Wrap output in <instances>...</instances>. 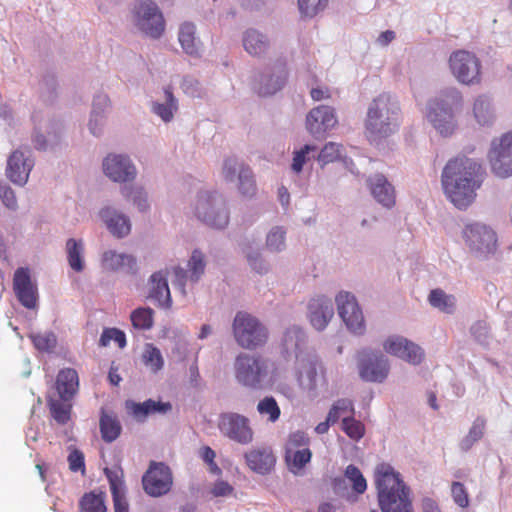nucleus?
<instances>
[{"label": "nucleus", "instance_id": "obj_20", "mask_svg": "<svg viewBox=\"0 0 512 512\" xmlns=\"http://www.w3.org/2000/svg\"><path fill=\"white\" fill-rule=\"evenodd\" d=\"M206 263L204 261V255L199 250L192 252L191 258L188 262V270H184L181 267L174 269L175 279L173 284L178 286L183 294H185V285L187 281L197 282L201 275L204 273Z\"/></svg>", "mask_w": 512, "mask_h": 512}, {"label": "nucleus", "instance_id": "obj_30", "mask_svg": "<svg viewBox=\"0 0 512 512\" xmlns=\"http://www.w3.org/2000/svg\"><path fill=\"white\" fill-rule=\"evenodd\" d=\"M100 217L114 236L122 238L129 234L131 225L125 215L107 207L100 211Z\"/></svg>", "mask_w": 512, "mask_h": 512}, {"label": "nucleus", "instance_id": "obj_40", "mask_svg": "<svg viewBox=\"0 0 512 512\" xmlns=\"http://www.w3.org/2000/svg\"><path fill=\"white\" fill-rule=\"evenodd\" d=\"M428 300L431 306L444 313L450 314L455 309V297L446 294L441 289L432 290L429 294Z\"/></svg>", "mask_w": 512, "mask_h": 512}, {"label": "nucleus", "instance_id": "obj_63", "mask_svg": "<svg viewBox=\"0 0 512 512\" xmlns=\"http://www.w3.org/2000/svg\"><path fill=\"white\" fill-rule=\"evenodd\" d=\"M210 492L214 497H224L233 492V487L228 482L217 481Z\"/></svg>", "mask_w": 512, "mask_h": 512}, {"label": "nucleus", "instance_id": "obj_57", "mask_svg": "<svg viewBox=\"0 0 512 512\" xmlns=\"http://www.w3.org/2000/svg\"><path fill=\"white\" fill-rule=\"evenodd\" d=\"M285 245V231L276 227L267 236V247L273 251H280Z\"/></svg>", "mask_w": 512, "mask_h": 512}, {"label": "nucleus", "instance_id": "obj_49", "mask_svg": "<svg viewBox=\"0 0 512 512\" xmlns=\"http://www.w3.org/2000/svg\"><path fill=\"white\" fill-rule=\"evenodd\" d=\"M106 477L110 484V490L112 495L125 493V485L123 480V471L120 468L105 470Z\"/></svg>", "mask_w": 512, "mask_h": 512}, {"label": "nucleus", "instance_id": "obj_64", "mask_svg": "<svg viewBox=\"0 0 512 512\" xmlns=\"http://www.w3.org/2000/svg\"><path fill=\"white\" fill-rule=\"evenodd\" d=\"M114 512H129V505L125 493L112 495Z\"/></svg>", "mask_w": 512, "mask_h": 512}, {"label": "nucleus", "instance_id": "obj_42", "mask_svg": "<svg viewBox=\"0 0 512 512\" xmlns=\"http://www.w3.org/2000/svg\"><path fill=\"white\" fill-rule=\"evenodd\" d=\"M166 103H153L152 111L163 121L169 122L173 118L174 111L177 110V100L169 88L165 89Z\"/></svg>", "mask_w": 512, "mask_h": 512}, {"label": "nucleus", "instance_id": "obj_43", "mask_svg": "<svg viewBox=\"0 0 512 512\" xmlns=\"http://www.w3.org/2000/svg\"><path fill=\"white\" fill-rule=\"evenodd\" d=\"M485 420L483 418H477L470 428L467 436L461 441V449L464 451L469 450L475 442L480 440L484 434Z\"/></svg>", "mask_w": 512, "mask_h": 512}, {"label": "nucleus", "instance_id": "obj_54", "mask_svg": "<svg viewBox=\"0 0 512 512\" xmlns=\"http://www.w3.org/2000/svg\"><path fill=\"white\" fill-rule=\"evenodd\" d=\"M317 147L313 145H305L303 148H301L299 151H296L294 153L293 162H292V170L296 173H299L303 165L310 160V157L308 156L311 152H316Z\"/></svg>", "mask_w": 512, "mask_h": 512}, {"label": "nucleus", "instance_id": "obj_41", "mask_svg": "<svg viewBox=\"0 0 512 512\" xmlns=\"http://www.w3.org/2000/svg\"><path fill=\"white\" fill-rule=\"evenodd\" d=\"M142 362L153 373L159 372L164 366V359L160 350L151 343L145 345Z\"/></svg>", "mask_w": 512, "mask_h": 512}, {"label": "nucleus", "instance_id": "obj_31", "mask_svg": "<svg viewBox=\"0 0 512 512\" xmlns=\"http://www.w3.org/2000/svg\"><path fill=\"white\" fill-rule=\"evenodd\" d=\"M149 297L155 300L160 307L170 308L172 299L166 276L162 271L155 272L150 277Z\"/></svg>", "mask_w": 512, "mask_h": 512}, {"label": "nucleus", "instance_id": "obj_28", "mask_svg": "<svg viewBox=\"0 0 512 512\" xmlns=\"http://www.w3.org/2000/svg\"><path fill=\"white\" fill-rule=\"evenodd\" d=\"M31 163L20 151H14L7 162V176L15 184L24 185L31 170Z\"/></svg>", "mask_w": 512, "mask_h": 512}, {"label": "nucleus", "instance_id": "obj_19", "mask_svg": "<svg viewBox=\"0 0 512 512\" xmlns=\"http://www.w3.org/2000/svg\"><path fill=\"white\" fill-rule=\"evenodd\" d=\"M103 170L106 176L115 182L133 180L136 169L128 157L123 155H109L103 161Z\"/></svg>", "mask_w": 512, "mask_h": 512}, {"label": "nucleus", "instance_id": "obj_52", "mask_svg": "<svg viewBox=\"0 0 512 512\" xmlns=\"http://www.w3.org/2000/svg\"><path fill=\"white\" fill-rule=\"evenodd\" d=\"M111 341L116 342L120 348H124L126 345V337L124 332L117 328L104 329L100 337V345L107 346Z\"/></svg>", "mask_w": 512, "mask_h": 512}, {"label": "nucleus", "instance_id": "obj_23", "mask_svg": "<svg viewBox=\"0 0 512 512\" xmlns=\"http://www.w3.org/2000/svg\"><path fill=\"white\" fill-rule=\"evenodd\" d=\"M388 373V360L383 355L373 354L360 362L359 374L365 381L382 382Z\"/></svg>", "mask_w": 512, "mask_h": 512}, {"label": "nucleus", "instance_id": "obj_47", "mask_svg": "<svg viewBox=\"0 0 512 512\" xmlns=\"http://www.w3.org/2000/svg\"><path fill=\"white\" fill-rule=\"evenodd\" d=\"M345 476L352 483V488L356 493L363 494L366 491L367 482L358 467L352 464L348 465Z\"/></svg>", "mask_w": 512, "mask_h": 512}, {"label": "nucleus", "instance_id": "obj_38", "mask_svg": "<svg viewBox=\"0 0 512 512\" xmlns=\"http://www.w3.org/2000/svg\"><path fill=\"white\" fill-rule=\"evenodd\" d=\"M257 412L266 421L275 423L281 416V409L273 396H265L257 404Z\"/></svg>", "mask_w": 512, "mask_h": 512}, {"label": "nucleus", "instance_id": "obj_5", "mask_svg": "<svg viewBox=\"0 0 512 512\" xmlns=\"http://www.w3.org/2000/svg\"><path fill=\"white\" fill-rule=\"evenodd\" d=\"M194 213L197 219L213 228L222 229L229 222L226 201L222 195L217 193H199Z\"/></svg>", "mask_w": 512, "mask_h": 512}, {"label": "nucleus", "instance_id": "obj_14", "mask_svg": "<svg viewBox=\"0 0 512 512\" xmlns=\"http://www.w3.org/2000/svg\"><path fill=\"white\" fill-rule=\"evenodd\" d=\"M338 313L347 328L358 335L365 331L364 316L354 295L349 292H340L336 296Z\"/></svg>", "mask_w": 512, "mask_h": 512}, {"label": "nucleus", "instance_id": "obj_51", "mask_svg": "<svg viewBox=\"0 0 512 512\" xmlns=\"http://www.w3.org/2000/svg\"><path fill=\"white\" fill-rule=\"evenodd\" d=\"M353 412V404L350 400L340 399L338 400L329 410L327 415V420L331 424L336 423L342 414L344 413H352Z\"/></svg>", "mask_w": 512, "mask_h": 512}, {"label": "nucleus", "instance_id": "obj_44", "mask_svg": "<svg viewBox=\"0 0 512 512\" xmlns=\"http://www.w3.org/2000/svg\"><path fill=\"white\" fill-rule=\"evenodd\" d=\"M53 419L60 425H65L70 420L71 405L61 400H51L48 403Z\"/></svg>", "mask_w": 512, "mask_h": 512}, {"label": "nucleus", "instance_id": "obj_48", "mask_svg": "<svg viewBox=\"0 0 512 512\" xmlns=\"http://www.w3.org/2000/svg\"><path fill=\"white\" fill-rule=\"evenodd\" d=\"M342 430L346 433V435L352 440L358 441L365 434V426L364 424L356 420L353 417H344L342 420Z\"/></svg>", "mask_w": 512, "mask_h": 512}, {"label": "nucleus", "instance_id": "obj_29", "mask_svg": "<svg viewBox=\"0 0 512 512\" xmlns=\"http://www.w3.org/2000/svg\"><path fill=\"white\" fill-rule=\"evenodd\" d=\"M101 265L103 269L108 271L126 270L127 272H134L136 259L129 254L108 250L102 254Z\"/></svg>", "mask_w": 512, "mask_h": 512}, {"label": "nucleus", "instance_id": "obj_18", "mask_svg": "<svg viewBox=\"0 0 512 512\" xmlns=\"http://www.w3.org/2000/svg\"><path fill=\"white\" fill-rule=\"evenodd\" d=\"M384 350L396 357L417 365L420 364L424 357V352L415 343L401 336H391L383 344Z\"/></svg>", "mask_w": 512, "mask_h": 512}, {"label": "nucleus", "instance_id": "obj_9", "mask_svg": "<svg viewBox=\"0 0 512 512\" xmlns=\"http://www.w3.org/2000/svg\"><path fill=\"white\" fill-rule=\"evenodd\" d=\"M449 68L458 82L474 85L481 81V62L472 52L467 50L454 51L449 57Z\"/></svg>", "mask_w": 512, "mask_h": 512}, {"label": "nucleus", "instance_id": "obj_22", "mask_svg": "<svg viewBox=\"0 0 512 512\" xmlns=\"http://www.w3.org/2000/svg\"><path fill=\"white\" fill-rule=\"evenodd\" d=\"M308 310L310 323L318 331L323 330L334 315L332 301L324 296L311 299Z\"/></svg>", "mask_w": 512, "mask_h": 512}, {"label": "nucleus", "instance_id": "obj_13", "mask_svg": "<svg viewBox=\"0 0 512 512\" xmlns=\"http://www.w3.org/2000/svg\"><path fill=\"white\" fill-rule=\"evenodd\" d=\"M145 492L153 497L167 494L173 484V476L169 466L162 462H151L142 477Z\"/></svg>", "mask_w": 512, "mask_h": 512}, {"label": "nucleus", "instance_id": "obj_11", "mask_svg": "<svg viewBox=\"0 0 512 512\" xmlns=\"http://www.w3.org/2000/svg\"><path fill=\"white\" fill-rule=\"evenodd\" d=\"M488 159L496 176L505 178L512 175V131L492 141Z\"/></svg>", "mask_w": 512, "mask_h": 512}, {"label": "nucleus", "instance_id": "obj_17", "mask_svg": "<svg viewBox=\"0 0 512 512\" xmlns=\"http://www.w3.org/2000/svg\"><path fill=\"white\" fill-rule=\"evenodd\" d=\"M337 123L335 109L327 105L313 108L306 117V128L317 139L324 138L326 132L334 128Z\"/></svg>", "mask_w": 512, "mask_h": 512}, {"label": "nucleus", "instance_id": "obj_2", "mask_svg": "<svg viewBox=\"0 0 512 512\" xmlns=\"http://www.w3.org/2000/svg\"><path fill=\"white\" fill-rule=\"evenodd\" d=\"M375 484L382 512H413L409 488L390 465L377 467Z\"/></svg>", "mask_w": 512, "mask_h": 512}, {"label": "nucleus", "instance_id": "obj_32", "mask_svg": "<svg viewBox=\"0 0 512 512\" xmlns=\"http://www.w3.org/2000/svg\"><path fill=\"white\" fill-rule=\"evenodd\" d=\"M99 428L103 441L107 443L115 441L122 431V426L117 415L105 409H101Z\"/></svg>", "mask_w": 512, "mask_h": 512}, {"label": "nucleus", "instance_id": "obj_3", "mask_svg": "<svg viewBox=\"0 0 512 512\" xmlns=\"http://www.w3.org/2000/svg\"><path fill=\"white\" fill-rule=\"evenodd\" d=\"M400 124L399 103L388 93H382L368 106L365 133L370 140L385 138Z\"/></svg>", "mask_w": 512, "mask_h": 512}, {"label": "nucleus", "instance_id": "obj_39", "mask_svg": "<svg viewBox=\"0 0 512 512\" xmlns=\"http://www.w3.org/2000/svg\"><path fill=\"white\" fill-rule=\"evenodd\" d=\"M312 453L309 448L286 451L285 460L289 469L293 473H298L308 462H310Z\"/></svg>", "mask_w": 512, "mask_h": 512}, {"label": "nucleus", "instance_id": "obj_61", "mask_svg": "<svg viewBox=\"0 0 512 512\" xmlns=\"http://www.w3.org/2000/svg\"><path fill=\"white\" fill-rule=\"evenodd\" d=\"M0 198L7 208L15 209L17 207L15 193L10 187L0 186Z\"/></svg>", "mask_w": 512, "mask_h": 512}, {"label": "nucleus", "instance_id": "obj_33", "mask_svg": "<svg viewBox=\"0 0 512 512\" xmlns=\"http://www.w3.org/2000/svg\"><path fill=\"white\" fill-rule=\"evenodd\" d=\"M195 25L185 22L180 26L178 39L182 49L190 56H199L200 42L195 37Z\"/></svg>", "mask_w": 512, "mask_h": 512}, {"label": "nucleus", "instance_id": "obj_55", "mask_svg": "<svg viewBox=\"0 0 512 512\" xmlns=\"http://www.w3.org/2000/svg\"><path fill=\"white\" fill-rule=\"evenodd\" d=\"M451 494L454 502L461 508H466L469 506V495L467 489L464 484L461 482H452L451 484Z\"/></svg>", "mask_w": 512, "mask_h": 512}, {"label": "nucleus", "instance_id": "obj_60", "mask_svg": "<svg viewBox=\"0 0 512 512\" xmlns=\"http://www.w3.org/2000/svg\"><path fill=\"white\" fill-rule=\"evenodd\" d=\"M68 463L70 470L73 472H77L79 470L84 471L85 469L84 455L79 450L75 449L70 452L68 456Z\"/></svg>", "mask_w": 512, "mask_h": 512}, {"label": "nucleus", "instance_id": "obj_6", "mask_svg": "<svg viewBox=\"0 0 512 512\" xmlns=\"http://www.w3.org/2000/svg\"><path fill=\"white\" fill-rule=\"evenodd\" d=\"M233 335L237 344L247 350L263 346L268 339L266 328L257 318L238 312L233 321Z\"/></svg>", "mask_w": 512, "mask_h": 512}, {"label": "nucleus", "instance_id": "obj_46", "mask_svg": "<svg viewBox=\"0 0 512 512\" xmlns=\"http://www.w3.org/2000/svg\"><path fill=\"white\" fill-rule=\"evenodd\" d=\"M30 339L34 347L42 352L52 351L57 344L56 336L52 332L32 334Z\"/></svg>", "mask_w": 512, "mask_h": 512}, {"label": "nucleus", "instance_id": "obj_56", "mask_svg": "<svg viewBox=\"0 0 512 512\" xmlns=\"http://www.w3.org/2000/svg\"><path fill=\"white\" fill-rule=\"evenodd\" d=\"M309 437L303 431H296L289 435L286 444V451L298 450L299 448H308Z\"/></svg>", "mask_w": 512, "mask_h": 512}, {"label": "nucleus", "instance_id": "obj_16", "mask_svg": "<svg viewBox=\"0 0 512 512\" xmlns=\"http://www.w3.org/2000/svg\"><path fill=\"white\" fill-rule=\"evenodd\" d=\"M463 237L471 250L489 253L495 249L497 238L495 232L484 224H469L463 230Z\"/></svg>", "mask_w": 512, "mask_h": 512}, {"label": "nucleus", "instance_id": "obj_7", "mask_svg": "<svg viewBox=\"0 0 512 512\" xmlns=\"http://www.w3.org/2000/svg\"><path fill=\"white\" fill-rule=\"evenodd\" d=\"M235 377L243 386L259 388L268 375V361L260 355L240 354L235 359Z\"/></svg>", "mask_w": 512, "mask_h": 512}, {"label": "nucleus", "instance_id": "obj_15", "mask_svg": "<svg viewBox=\"0 0 512 512\" xmlns=\"http://www.w3.org/2000/svg\"><path fill=\"white\" fill-rule=\"evenodd\" d=\"M13 291L22 306L27 309H35L37 307L38 287L32 281L28 268L20 267L14 272Z\"/></svg>", "mask_w": 512, "mask_h": 512}, {"label": "nucleus", "instance_id": "obj_21", "mask_svg": "<svg viewBox=\"0 0 512 512\" xmlns=\"http://www.w3.org/2000/svg\"><path fill=\"white\" fill-rule=\"evenodd\" d=\"M125 408L129 415H131L136 421L143 422L148 416L154 414L165 415L172 410L170 402H161L148 399L142 403L134 401H126Z\"/></svg>", "mask_w": 512, "mask_h": 512}, {"label": "nucleus", "instance_id": "obj_34", "mask_svg": "<svg viewBox=\"0 0 512 512\" xmlns=\"http://www.w3.org/2000/svg\"><path fill=\"white\" fill-rule=\"evenodd\" d=\"M244 49L253 56L264 54L269 47V41L265 35L255 29H249L243 37Z\"/></svg>", "mask_w": 512, "mask_h": 512}, {"label": "nucleus", "instance_id": "obj_36", "mask_svg": "<svg viewBox=\"0 0 512 512\" xmlns=\"http://www.w3.org/2000/svg\"><path fill=\"white\" fill-rule=\"evenodd\" d=\"M80 512H107L106 495L103 492L85 493L79 500Z\"/></svg>", "mask_w": 512, "mask_h": 512}, {"label": "nucleus", "instance_id": "obj_26", "mask_svg": "<svg viewBox=\"0 0 512 512\" xmlns=\"http://www.w3.org/2000/svg\"><path fill=\"white\" fill-rule=\"evenodd\" d=\"M288 70L286 64L272 68L271 73L261 76L258 92L261 96L273 95L281 90L287 82Z\"/></svg>", "mask_w": 512, "mask_h": 512}, {"label": "nucleus", "instance_id": "obj_53", "mask_svg": "<svg viewBox=\"0 0 512 512\" xmlns=\"http://www.w3.org/2000/svg\"><path fill=\"white\" fill-rule=\"evenodd\" d=\"M341 156V145L334 142L327 143L318 155V161L328 164L338 160Z\"/></svg>", "mask_w": 512, "mask_h": 512}, {"label": "nucleus", "instance_id": "obj_62", "mask_svg": "<svg viewBox=\"0 0 512 512\" xmlns=\"http://www.w3.org/2000/svg\"><path fill=\"white\" fill-rule=\"evenodd\" d=\"M123 193L126 197H131L135 205H137L140 211H144L147 208L146 196L140 190H131L125 188Z\"/></svg>", "mask_w": 512, "mask_h": 512}, {"label": "nucleus", "instance_id": "obj_27", "mask_svg": "<svg viewBox=\"0 0 512 512\" xmlns=\"http://www.w3.org/2000/svg\"><path fill=\"white\" fill-rule=\"evenodd\" d=\"M55 388L63 401L71 400L79 390V376L73 368L61 369L56 377Z\"/></svg>", "mask_w": 512, "mask_h": 512}, {"label": "nucleus", "instance_id": "obj_45", "mask_svg": "<svg viewBox=\"0 0 512 512\" xmlns=\"http://www.w3.org/2000/svg\"><path fill=\"white\" fill-rule=\"evenodd\" d=\"M132 325L137 329H150L153 325V310L150 308H138L131 313Z\"/></svg>", "mask_w": 512, "mask_h": 512}, {"label": "nucleus", "instance_id": "obj_25", "mask_svg": "<svg viewBox=\"0 0 512 512\" xmlns=\"http://www.w3.org/2000/svg\"><path fill=\"white\" fill-rule=\"evenodd\" d=\"M369 190L377 202L390 208L395 205V190L387 178L376 174L367 181Z\"/></svg>", "mask_w": 512, "mask_h": 512}, {"label": "nucleus", "instance_id": "obj_50", "mask_svg": "<svg viewBox=\"0 0 512 512\" xmlns=\"http://www.w3.org/2000/svg\"><path fill=\"white\" fill-rule=\"evenodd\" d=\"M328 0H298L299 10L305 17H314L324 10Z\"/></svg>", "mask_w": 512, "mask_h": 512}, {"label": "nucleus", "instance_id": "obj_10", "mask_svg": "<svg viewBox=\"0 0 512 512\" xmlns=\"http://www.w3.org/2000/svg\"><path fill=\"white\" fill-rule=\"evenodd\" d=\"M222 175L227 182H232L237 177L238 191L242 196L249 198L255 196L257 186L254 174L248 165L240 162L236 157H228L224 160Z\"/></svg>", "mask_w": 512, "mask_h": 512}, {"label": "nucleus", "instance_id": "obj_1", "mask_svg": "<svg viewBox=\"0 0 512 512\" xmlns=\"http://www.w3.org/2000/svg\"><path fill=\"white\" fill-rule=\"evenodd\" d=\"M485 171L480 163L466 156H457L445 165L441 183L444 194L458 209H466L476 198Z\"/></svg>", "mask_w": 512, "mask_h": 512}, {"label": "nucleus", "instance_id": "obj_58", "mask_svg": "<svg viewBox=\"0 0 512 512\" xmlns=\"http://www.w3.org/2000/svg\"><path fill=\"white\" fill-rule=\"evenodd\" d=\"M109 103H110V101L106 95H99L95 99V101L93 103V111L91 114V119L89 122V129L93 135L98 134L97 130H96L97 117L99 115L98 107H100V106L107 107L109 105Z\"/></svg>", "mask_w": 512, "mask_h": 512}, {"label": "nucleus", "instance_id": "obj_8", "mask_svg": "<svg viewBox=\"0 0 512 512\" xmlns=\"http://www.w3.org/2000/svg\"><path fill=\"white\" fill-rule=\"evenodd\" d=\"M135 25L145 35L158 39L165 31V20L162 12L152 0H139L133 8Z\"/></svg>", "mask_w": 512, "mask_h": 512}, {"label": "nucleus", "instance_id": "obj_35", "mask_svg": "<svg viewBox=\"0 0 512 512\" xmlns=\"http://www.w3.org/2000/svg\"><path fill=\"white\" fill-rule=\"evenodd\" d=\"M66 253L68 264L75 272L84 270V244L82 240L70 238L66 241Z\"/></svg>", "mask_w": 512, "mask_h": 512}, {"label": "nucleus", "instance_id": "obj_12", "mask_svg": "<svg viewBox=\"0 0 512 512\" xmlns=\"http://www.w3.org/2000/svg\"><path fill=\"white\" fill-rule=\"evenodd\" d=\"M218 428L224 436L240 444H249L253 440L254 432L249 419L244 415L223 413L219 417Z\"/></svg>", "mask_w": 512, "mask_h": 512}, {"label": "nucleus", "instance_id": "obj_37", "mask_svg": "<svg viewBox=\"0 0 512 512\" xmlns=\"http://www.w3.org/2000/svg\"><path fill=\"white\" fill-rule=\"evenodd\" d=\"M473 114L476 121L482 126L489 125L493 122L494 113L488 97L480 95L475 99Z\"/></svg>", "mask_w": 512, "mask_h": 512}, {"label": "nucleus", "instance_id": "obj_4", "mask_svg": "<svg viewBox=\"0 0 512 512\" xmlns=\"http://www.w3.org/2000/svg\"><path fill=\"white\" fill-rule=\"evenodd\" d=\"M461 102V93L457 89L452 88L429 103L427 119L442 136L447 137L454 133L456 121L454 119L453 106H457Z\"/></svg>", "mask_w": 512, "mask_h": 512}, {"label": "nucleus", "instance_id": "obj_59", "mask_svg": "<svg viewBox=\"0 0 512 512\" xmlns=\"http://www.w3.org/2000/svg\"><path fill=\"white\" fill-rule=\"evenodd\" d=\"M316 376H317V370L314 365H309L305 373L301 372L299 375V383L301 386L308 388V389H314L316 386Z\"/></svg>", "mask_w": 512, "mask_h": 512}, {"label": "nucleus", "instance_id": "obj_24", "mask_svg": "<svg viewBox=\"0 0 512 512\" xmlns=\"http://www.w3.org/2000/svg\"><path fill=\"white\" fill-rule=\"evenodd\" d=\"M247 466L254 472L265 475L275 466L276 458L271 448H256L245 454Z\"/></svg>", "mask_w": 512, "mask_h": 512}]
</instances>
